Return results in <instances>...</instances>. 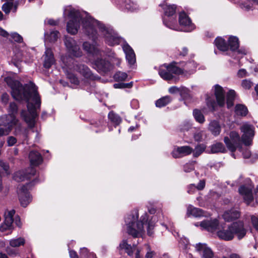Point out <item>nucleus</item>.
I'll return each instance as SVG.
<instances>
[{"label": "nucleus", "mask_w": 258, "mask_h": 258, "mask_svg": "<svg viewBox=\"0 0 258 258\" xmlns=\"http://www.w3.org/2000/svg\"><path fill=\"white\" fill-rule=\"evenodd\" d=\"M5 82L12 89V95L18 100H24L27 102V108L29 113L25 110H22L21 116L27 122L30 127L35 125V119L37 116V108L40 107V99L35 85L30 82L23 86L19 81L11 77H6Z\"/></svg>", "instance_id": "nucleus-1"}, {"label": "nucleus", "mask_w": 258, "mask_h": 258, "mask_svg": "<svg viewBox=\"0 0 258 258\" xmlns=\"http://www.w3.org/2000/svg\"><path fill=\"white\" fill-rule=\"evenodd\" d=\"M64 14H68L69 21L67 23V30L68 33L75 34L77 33L80 27V20H82L83 27L84 32L93 41L97 38V29L103 33L105 37L106 42L110 46L118 44V38L112 35L106 29L105 26L99 22L94 20L91 17L86 16L83 18L80 13L71 7L64 10Z\"/></svg>", "instance_id": "nucleus-2"}, {"label": "nucleus", "mask_w": 258, "mask_h": 258, "mask_svg": "<svg viewBox=\"0 0 258 258\" xmlns=\"http://www.w3.org/2000/svg\"><path fill=\"white\" fill-rule=\"evenodd\" d=\"M195 225L196 226H200L203 229L211 232L217 230L218 237L226 241L232 240L235 235L241 239L246 233L243 222L240 221L234 222L227 227L225 224L219 222L216 219L204 220Z\"/></svg>", "instance_id": "nucleus-3"}, {"label": "nucleus", "mask_w": 258, "mask_h": 258, "mask_svg": "<svg viewBox=\"0 0 258 258\" xmlns=\"http://www.w3.org/2000/svg\"><path fill=\"white\" fill-rule=\"evenodd\" d=\"M138 210L135 209L125 219L127 232L134 237H141L144 233V224L147 221V214L142 216L140 221H138Z\"/></svg>", "instance_id": "nucleus-4"}, {"label": "nucleus", "mask_w": 258, "mask_h": 258, "mask_svg": "<svg viewBox=\"0 0 258 258\" xmlns=\"http://www.w3.org/2000/svg\"><path fill=\"white\" fill-rule=\"evenodd\" d=\"M164 67L167 68L169 73L172 72L176 75H182L187 77L193 74L197 68L196 63L190 60L188 62H180L178 64L177 62H173L169 65L163 64Z\"/></svg>", "instance_id": "nucleus-5"}, {"label": "nucleus", "mask_w": 258, "mask_h": 258, "mask_svg": "<svg viewBox=\"0 0 258 258\" xmlns=\"http://www.w3.org/2000/svg\"><path fill=\"white\" fill-rule=\"evenodd\" d=\"M228 135L229 136L224 138V142L227 149L232 153L237 149L242 152V141L238 132L232 131Z\"/></svg>", "instance_id": "nucleus-6"}, {"label": "nucleus", "mask_w": 258, "mask_h": 258, "mask_svg": "<svg viewBox=\"0 0 258 258\" xmlns=\"http://www.w3.org/2000/svg\"><path fill=\"white\" fill-rule=\"evenodd\" d=\"M241 136V141L243 144L246 146L252 144V140L254 136V126L247 122H244L240 127Z\"/></svg>", "instance_id": "nucleus-7"}, {"label": "nucleus", "mask_w": 258, "mask_h": 258, "mask_svg": "<svg viewBox=\"0 0 258 258\" xmlns=\"http://www.w3.org/2000/svg\"><path fill=\"white\" fill-rule=\"evenodd\" d=\"M15 213L14 210L8 211L5 213V221L0 227V231L2 232L5 231L7 230H11L12 228L13 223H14L19 227H21V223L20 219L19 217L15 218V221L13 219V216Z\"/></svg>", "instance_id": "nucleus-8"}, {"label": "nucleus", "mask_w": 258, "mask_h": 258, "mask_svg": "<svg viewBox=\"0 0 258 258\" xmlns=\"http://www.w3.org/2000/svg\"><path fill=\"white\" fill-rule=\"evenodd\" d=\"M18 113V107L13 102L11 103L8 108V114L5 116L1 117L0 122H6L14 126L18 122V119L16 117Z\"/></svg>", "instance_id": "nucleus-9"}, {"label": "nucleus", "mask_w": 258, "mask_h": 258, "mask_svg": "<svg viewBox=\"0 0 258 258\" xmlns=\"http://www.w3.org/2000/svg\"><path fill=\"white\" fill-rule=\"evenodd\" d=\"M64 43L66 47L68 53L72 56L80 57L82 52L76 41L72 37L66 36Z\"/></svg>", "instance_id": "nucleus-10"}, {"label": "nucleus", "mask_w": 258, "mask_h": 258, "mask_svg": "<svg viewBox=\"0 0 258 258\" xmlns=\"http://www.w3.org/2000/svg\"><path fill=\"white\" fill-rule=\"evenodd\" d=\"M245 182V184L240 186L239 192L243 197L244 202L247 205H249L253 200L252 194L253 187L251 185V182L249 178H247Z\"/></svg>", "instance_id": "nucleus-11"}, {"label": "nucleus", "mask_w": 258, "mask_h": 258, "mask_svg": "<svg viewBox=\"0 0 258 258\" xmlns=\"http://www.w3.org/2000/svg\"><path fill=\"white\" fill-rule=\"evenodd\" d=\"M35 180H34L30 183H27L26 185H20L18 187L17 192L19 200L21 205L24 207H26L31 201V198L28 192V187L30 184H32V183L35 182Z\"/></svg>", "instance_id": "nucleus-12"}, {"label": "nucleus", "mask_w": 258, "mask_h": 258, "mask_svg": "<svg viewBox=\"0 0 258 258\" xmlns=\"http://www.w3.org/2000/svg\"><path fill=\"white\" fill-rule=\"evenodd\" d=\"M36 170L30 167L25 170L16 172L13 175V179L17 182H21L26 179H30L36 174Z\"/></svg>", "instance_id": "nucleus-13"}, {"label": "nucleus", "mask_w": 258, "mask_h": 258, "mask_svg": "<svg viewBox=\"0 0 258 258\" xmlns=\"http://www.w3.org/2000/svg\"><path fill=\"white\" fill-rule=\"evenodd\" d=\"M179 23L181 26L180 31L190 32L195 29L194 25L184 12H181L179 15Z\"/></svg>", "instance_id": "nucleus-14"}, {"label": "nucleus", "mask_w": 258, "mask_h": 258, "mask_svg": "<svg viewBox=\"0 0 258 258\" xmlns=\"http://www.w3.org/2000/svg\"><path fill=\"white\" fill-rule=\"evenodd\" d=\"M196 249L202 256V258H213L214 253L211 249L205 243H199L195 245Z\"/></svg>", "instance_id": "nucleus-15"}, {"label": "nucleus", "mask_w": 258, "mask_h": 258, "mask_svg": "<svg viewBox=\"0 0 258 258\" xmlns=\"http://www.w3.org/2000/svg\"><path fill=\"white\" fill-rule=\"evenodd\" d=\"M5 3L2 6V10L6 14H9L14 7V12L17 10V7L20 4L24 3L25 0H2Z\"/></svg>", "instance_id": "nucleus-16"}, {"label": "nucleus", "mask_w": 258, "mask_h": 258, "mask_svg": "<svg viewBox=\"0 0 258 258\" xmlns=\"http://www.w3.org/2000/svg\"><path fill=\"white\" fill-rule=\"evenodd\" d=\"M193 149L189 146H183L175 148L172 151V156L174 158H178L190 154Z\"/></svg>", "instance_id": "nucleus-17"}, {"label": "nucleus", "mask_w": 258, "mask_h": 258, "mask_svg": "<svg viewBox=\"0 0 258 258\" xmlns=\"http://www.w3.org/2000/svg\"><path fill=\"white\" fill-rule=\"evenodd\" d=\"M213 88L218 105L223 106L225 103V92L223 88L218 84L215 85Z\"/></svg>", "instance_id": "nucleus-18"}, {"label": "nucleus", "mask_w": 258, "mask_h": 258, "mask_svg": "<svg viewBox=\"0 0 258 258\" xmlns=\"http://www.w3.org/2000/svg\"><path fill=\"white\" fill-rule=\"evenodd\" d=\"M95 65L98 71L106 72L110 71L112 69V66L111 63L101 58H97L94 61Z\"/></svg>", "instance_id": "nucleus-19"}, {"label": "nucleus", "mask_w": 258, "mask_h": 258, "mask_svg": "<svg viewBox=\"0 0 258 258\" xmlns=\"http://www.w3.org/2000/svg\"><path fill=\"white\" fill-rule=\"evenodd\" d=\"M44 56L43 66L45 68L49 69L55 62L53 52L50 48H46Z\"/></svg>", "instance_id": "nucleus-20"}, {"label": "nucleus", "mask_w": 258, "mask_h": 258, "mask_svg": "<svg viewBox=\"0 0 258 258\" xmlns=\"http://www.w3.org/2000/svg\"><path fill=\"white\" fill-rule=\"evenodd\" d=\"M122 49L125 54L126 59L130 64H133L136 62V56L133 49L127 44L122 46Z\"/></svg>", "instance_id": "nucleus-21"}, {"label": "nucleus", "mask_w": 258, "mask_h": 258, "mask_svg": "<svg viewBox=\"0 0 258 258\" xmlns=\"http://www.w3.org/2000/svg\"><path fill=\"white\" fill-rule=\"evenodd\" d=\"M187 215L192 216L195 217H201L207 216V213L203 210L194 207L192 205H189L187 208Z\"/></svg>", "instance_id": "nucleus-22"}, {"label": "nucleus", "mask_w": 258, "mask_h": 258, "mask_svg": "<svg viewBox=\"0 0 258 258\" xmlns=\"http://www.w3.org/2000/svg\"><path fill=\"white\" fill-rule=\"evenodd\" d=\"M75 69L82 74L85 78L89 79H94V77L90 69L85 64L77 65Z\"/></svg>", "instance_id": "nucleus-23"}, {"label": "nucleus", "mask_w": 258, "mask_h": 258, "mask_svg": "<svg viewBox=\"0 0 258 258\" xmlns=\"http://www.w3.org/2000/svg\"><path fill=\"white\" fill-rule=\"evenodd\" d=\"M29 158L31 165L33 166H38L42 162V157L41 154L36 151H31L30 152Z\"/></svg>", "instance_id": "nucleus-24"}, {"label": "nucleus", "mask_w": 258, "mask_h": 258, "mask_svg": "<svg viewBox=\"0 0 258 258\" xmlns=\"http://www.w3.org/2000/svg\"><path fill=\"white\" fill-rule=\"evenodd\" d=\"M136 244L131 245L127 243L126 240H123L119 244L120 249H124L125 252L130 256H133L134 251L136 249Z\"/></svg>", "instance_id": "nucleus-25"}, {"label": "nucleus", "mask_w": 258, "mask_h": 258, "mask_svg": "<svg viewBox=\"0 0 258 258\" xmlns=\"http://www.w3.org/2000/svg\"><path fill=\"white\" fill-rule=\"evenodd\" d=\"M206 185L205 180L203 179L200 180L197 186L195 184H190L187 186V192L189 194H194L195 193L196 190H203Z\"/></svg>", "instance_id": "nucleus-26"}, {"label": "nucleus", "mask_w": 258, "mask_h": 258, "mask_svg": "<svg viewBox=\"0 0 258 258\" xmlns=\"http://www.w3.org/2000/svg\"><path fill=\"white\" fill-rule=\"evenodd\" d=\"M239 212L235 209H231L230 211H226L223 215L224 219L226 221H232L239 218Z\"/></svg>", "instance_id": "nucleus-27"}, {"label": "nucleus", "mask_w": 258, "mask_h": 258, "mask_svg": "<svg viewBox=\"0 0 258 258\" xmlns=\"http://www.w3.org/2000/svg\"><path fill=\"white\" fill-rule=\"evenodd\" d=\"M209 130L213 135L216 136L221 132V126L217 121L213 120L209 123Z\"/></svg>", "instance_id": "nucleus-28"}, {"label": "nucleus", "mask_w": 258, "mask_h": 258, "mask_svg": "<svg viewBox=\"0 0 258 258\" xmlns=\"http://www.w3.org/2000/svg\"><path fill=\"white\" fill-rule=\"evenodd\" d=\"M215 44L217 48L221 51H226L228 49V45L225 40L222 37H217L215 40Z\"/></svg>", "instance_id": "nucleus-29"}, {"label": "nucleus", "mask_w": 258, "mask_h": 258, "mask_svg": "<svg viewBox=\"0 0 258 258\" xmlns=\"http://www.w3.org/2000/svg\"><path fill=\"white\" fill-rule=\"evenodd\" d=\"M83 46L85 51L93 55H98L99 53V50L94 44H91L88 42H85Z\"/></svg>", "instance_id": "nucleus-30"}, {"label": "nucleus", "mask_w": 258, "mask_h": 258, "mask_svg": "<svg viewBox=\"0 0 258 258\" xmlns=\"http://www.w3.org/2000/svg\"><path fill=\"white\" fill-rule=\"evenodd\" d=\"M162 9L164 10L165 16L167 17H172L175 13L176 7L174 5H162Z\"/></svg>", "instance_id": "nucleus-31"}, {"label": "nucleus", "mask_w": 258, "mask_h": 258, "mask_svg": "<svg viewBox=\"0 0 258 258\" xmlns=\"http://www.w3.org/2000/svg\"><path fill=\"white\" fill-rule=\"evenodd\" d=\"M58 31H51L49 33H45L44 35L45 40L49 42H54L58 37Z\"/></svg>", "instance_id": "nucleus-32"}, {"label": "nucleus", "mask_w": 258, "mask_h": 258, "mask_svg": "<svg viewBox=\"0 0 258 258\" xmlns=\"http://www.w3.org/2000/svg\"><path fill=\"white\" fill-rule=\"evenodd\" d=\"M253 4L258 5V0H242L240 7L244 10L248 11L252 8Z\"/></svg>", "instance_id": "nucleus-33"}, {"label": "nucleus", "mask_w": 258, "mask_h": 258, "mask_svg": "<svg viewBox=\"0 0 258 258\" xmlns=\"http://www.w3.org/2000/svg\"><path fill=\"white\" fill-rule=\"evenodd\" d=\"M228 47H230L231 50L235 51L239 47V41L237 37L230 36L228 39Z\"/></svg>", "instance_id": "nucleus-34"}, {"label": "nucleus", "mask_w": 258, "mask_h": 258, "mask_svg": "<svg viewBox=\"0 0 258 258\" xmlns=\"http://www.w3.org/2000/svg\"><path fill=\"white\" fill-rule=\"evenodd\" d=\"M211 151L212 153H224L226 151V149L222 143L217 142L211 145Z\"/></svg>", "instance_id": "nucleus-35"}, {"label": "nucleus", "mask_w": 258, "mask_h": 258, "mask_svg": "<svg viewBox=\"0 0 258 258\" xmlns=\"http://www.w3.org/2000/svg\"><path fill=\"white\" fill-rule=\"evenodd\" d=\"M235 112L237 115L244 116L247 114L248 110L245 105L238 104L235 106Z\"/></svg>", "instance_id": "nucleus-36"}, {"label": "nucleus", "mask_w": 258, "mask_h": 258, "mask_svg": "<svg viewBox=\"0 0 258 258\" xmlns=\"http://www.w3.org/2000/svg\"><path fill=\"white\" fill-rule=\"evenodd\" d=\"M227 106L230 108L233 105V101L236 97V92L233 90H230L227 93Z\"/></svg>", "instance_id": "nucleus-37"}, {"label": "nucleus", "mask_w": 258, "mask_h": 258, "mask_svg": "<svg viewBox=\"0 0 258 258\" xmlns=\"http://www.w3.org/2000/svg\"><path fill=\"white\" fill-rule=\"evenodd\" d=\"M194 117L198 122L202 124L205 121V118L201 110L195 109L193 110Z\"/></svg>", "instance_id": "nucleus-38"}, {"label": "nucleus", "mask_w": 258, "mask_h": 258, "mask_svg": "<svg viewBox=\"0 0 258 258\" xmlns=\"http://www.w3.org/2000/svg\"><path fill=\"white\" fill-rule=\"evenodd\" d=\"M15 127V131H14V134L17 136H22L23 138H26V130H24L21 125V124L19 123V120H18V122L16 125H15L13 126V127Z\"/></svg>", "instance_id": "nucleus-39"}, {"label": "nucleus", "mask_w": 258, "mask_h": 258, "mask_svg": "<svg viewBox=\"0 0 258 258\" xmlns=\"http://www.w3.org/2000/svg\"><path fill=\"white\" fill-rule=\"evenodd\" d=\"M108 116L110 120L116 125H118L121 121V117L113 111L110 112Z\"/></svg>", "instance_id": "nucleus-40"}, {"label": "nucleus", "mask_w": 258, "mask_h": 258, "mask_svg": "<svg viewBox=\"0 0 258 258\" xmlns=\"http://www.w3.org/2000/svg\"><path fill=\"white\" fill-rule=\"evenodd\" d=\"M25 240L23 238L19 237L16 239H13L10 240V244L12 247H16L25 244Z\"/></svg>", "instance_id": "nucleus-41"}, {"label": "nucleus", "mask_w": 258, "mask_h": 258, "mask_svg": "<svg viewBox=\"0 0 258 258\" xmlns=\"http://www.w3.org/2000/svg\"><path fill=\"white\" fill-rule=\"evenodd\" d=\"M206 148V146L204 144H200L197 146L192 152L193 153L194 157H199L205 150Z\"/></svg>", "instance_id": "nucleus-42"}, {"label": "nucleus", "mask_w": 258, "mask_h": 258, "mask_svg": "<svg viewBox=\"0 0 258 258\" xmlns=\"http://www.w3.org/2000/svg\"><path fill=\"white\" fill-rule=\"evenodd\" d=\"M80 255L83 258H96L93 253L89 252L88 249L84 247L81 249Z\"/></svg>", "instance_id": "nucleus-43"}, {"label": "nucleus", "mask_w": 258, "mask_h": 258, "mask_svg": "<svg viewBox=\"0 0 258 258\" xmlns=\"http://www.w3.org/2000/svg\"><path fill=\"white\" fill-rule=\"evenodd\" d=\"M181 130L183 132L189 131L191 130V132H194L196 130L195 127H192V124L190 123L189 121L184 122L181 125Z\"/></svg>", "instance_id": "nucleus-44"}, {"label": "nucleus", "mask_w": 258, "mask_h": 258, "mask_svg": "<svg viewBox=\"0 0 258 258\" xmlns=\"http://www.w3.org/2000/svg\"><path fill=\"white\" fill-rule=\"evenodd\" d=\"M207 105L209 109L211 111H214L216 110L217 104L214 99L211 98H207L206 99Z\"/></svg>", "instance_id": "nucleus-45"}, {"label": "nucleus", "mask_w": 258, "mask_h": 258, "mask_svg": "<svg viewBox=\"0 0 258 258\" xmlns=\"http://www.w3.org/2000/svg\"><path fill=\"white\" fill-rule=\"evenodd\" d=\"M127 77V74L121 72H117L114 76V79L117 81H125Z\"/></svg>", "instance_id": "nucleus-46"}, {"label": "nucleus", "mask_w": 258, "mask_h": 258, "mask_svg": "<svg viewBox=\"0 0 258 258\" xmlns=\"http://www.w3.org/2000/svg\"><path fill=\"white\" fill-rule=\"evenodd\" d=\"M192 132L194 133V138L196 141L201 142L202 141L203 136V131L196 128V130Z\"/></svg>", "instance_id": "nucleus-47"}, {"label": "nucleus", "mask_w": 258, "mask_h": 258, "mask_svg": "<svg viewBox=\"0 0 258 258\" xmlns=\"http://www.w3.org/2000/svg\"><path fill=\"white\" fill-rule=\"evenodd\" d=\"M124 8L131 11H133L136 9V5L131 0H125L123 3Z\"/></svg>", "instance_id": "nucleus-48"}, {"label": "nucleus", "mask_w": 258, "mask_h": 258, "mask_svg": "<svg viewBox=\"0 0 258 258\" xmlns=\"http://www.w3.org/2000/svg\"><path fill=\"white\" fill-rule=\"evenodd\" d=\"M133 82L128 83H120L114 84L115 88H131L133 86Z\"/></svg>", "instance_id": "nucleus-49"}, {"label": "nucleus", "mask_w": 258, "mask_h": 258, "mask_svg": "<svg viewBox=\"0 0 258 258\" xmlns=\"http://www.w3.org/2000/svg\"><path fill=\"white\" fill-rule=\"evenodd\" d=\"M253 86V83L249 80L245 79L241 82V86L246 90L250 89Z\"/></svg>", "instance_id": "nucleus-50"}, {"label": "nucleus", "mask_w": 258, "mask_h": 258, "mask_svg": "<svg viewBox=\"0 0 258 258\" xmlns=\"http://www.w3.org/2000/svg\"><path fill=\"white\" fill-rule=\"evenodd\" d=\"M167 69V72L163 73L162 72V79L166 80L171 81L173 79L176 80V78H174L173 75H175L174 74H173L172 72L169 73V71Z\"/></svg>", "instance_id": "nucleus-51"}, {"label": "nucleus", "mask_w": 258, "mask_h": 258, "mask_svg": "<svg viewBox=\"0 0 258 258\" xmlns=\"http://www.w3.org/2000/svg\"><path fill=\"white\" fill-rule=\"evenodd\" d=\"M195 162L187 163L183 166V170L185 172H190L195 169Z\"/></svg>", "instance_id": "nucleus-52"}, {"label": "nucleus", "mask_w": 258, "mask_h": 258, "mask_svg": "<svg viewBox=\"0 0 258 258\" xmlns=\"http://www.w3.org/2000/svg\"><path fill=\"white\" fill-rule=\"evenodd\" d=\"M107 55L110 57H112L113 60H112L114 64H116L117 66L119 65L120 63V59L115 57V54L114 52H112L111 51H110L107 53Z\"/></svg>", "instance_id": "nucleus-53"}, {"label": "nucleus", "mask_w": 258, "mask_h": 258, "mask_svg": "<svg viewBox=\"0 0 258 258\" xmlns=\"http://www.w3.org/2000/svg\"><path fill=\"white\" fill-rule=\"evenodd\" d=\"M238 78H244L249 76L248 73L244 69H241L238 70L237 73Z\"/></svg>", "instance_id": "nucleus-54"}, {"label": "nucleus", "mask_w": 258, "mask_h": 258, "mask_svg": "<svg viewBox=\"0 0 258 258\" xmlns=\"http://www.w3.org/2000/svg\"><path fill=\"white\" fill-rule=\"evenodd\" d=\"M175 22V20L172 18H171V22L168 24L165 21H164V23L165 26L167 27H169L171 29L178 30L176 28V26L174 25V22Z\"/></svg>", "instance_id": "nucleus-55"}, {"label": "nucleus", "mask_w": 258, "mask_h": 258, "mask_svg": "<svg viewBox=\"0 0 258 258\" xmlns=\"http://www.w3.org/2000/svg\"><path fill=\"white\" fill-rule=\"evenodd\" d=\"M12 39L16 42H21L23 41L22 37L17 33H12L11 34Z\"/></svg>", "instance_id": "nucleus-56"}, {"label": "nucleus", "mask_w": 258, "mask_h": 258, "mask_svg": "<svg viewBox=\"0 0 258 258\" xmlns=\"http://www.w3.org/2000/svg\"><path fill=\"white\" fill-rule=\"evenodd\" d=\"M251 221L253 226L258 231V217L251 216Z\"/></svg>", "instance_id": "nucleus-57"}, {"label": "nucleus", "mask_w": 258, "mask_h": 258, "mask_svg": "<svg viewBox=\"0 0 258 258\" xmlns=\"http://www.w3.org/2000/svg\"><path fill=\"white\" fill-rule=\"evenodd\" d=\"M17 142L16 138L13 136H10L7 139V144L9 147L14 145Z\"/></svg>", "instance_id": "nucleus-58"}, {"label": "nucleus", "mask_w": 258, "mask_h": 258, "mask_svg": "<svg viewBox=\"0 0 258 258\" xmlns=\"http://www.w3.org/2000/svg\"><path fill=\"white\" fill-rule=\"evenodd\" d=\"M0 167L1 168H2L3 169V170L7 173V174H10V172H9V165L2 161H0Z\"/></svg>", "instance_id": "nucleus-59"}, {"label": "nucleus", "mask_w": 258, "mask_h": 258, "mask_svg": "<svg viewBox=\"0 0 258 258\" xmlns=\"http://www.w3.org/2000/svg\"><path fill=\"white\" fill-rule=\"evenodd\" d=\"M68 77L72 83L74 84H78L79 83V80L78 78L76 77L74 75L70 74L69 75Z\"/></svg>", "instance_id": "nucleus-60"}, {"label": "nucleus", "mask_w": 258, "mask_h": 258, "mask_svg": "<svg viewBox=\"0 0 258 258\" xmlns=\"http://www.w3.org/2000/svg\"><path fill=\"white\" fill-rule=\"evenodd\" d=\"M168 91L170 93L174 94L180 92V89L176 86H172L169 88Z\"/></svg>", "instance_id": "nucleus-61"}, {"label": "nucleus", "mask_w": 258, "mask_h": 258, "mask_svg": "<svg viewBox=\"0 0 258 258\" xmlns=\"http://www.w3.org/2000/svg\"><path fill=\"white\" fill-rule=\"evenodd\" d=\"M2 102L6 104L9 101V95L7 93H4L2 95L1 97Z\"/></svg>", "instance_id": "nucleus-62"}, {"label": "nucleus", "mask_w": 258, "mask_h": 258, "mask_svg": "<svg viewBox=\"0 0 258 258\" xmlns=\"http://www.w3.org/2000/svg\"><path fill=\"white\" fill-rule=\"evenodd\" d=\"M170 101V97L168 96L162 97V106L167 105Z\"/></svg>", "instance_id": "nucleus-63"}, {"label": "nucleus", "mask_w": 258, "mask_h": 258, "mask_svg": "<svg viewBox=\"0 0 258 258\" xmlns=\"http://www.w3.org/2000/svg\"><path fill=\"white\" fill-rule=\"evenodd\" d=\"M180 243L183 246V248L186 249L187 248L188 241L186 238H184L181 240Z\"/></svg>", "instance_id": "nucleus-64"}]
</instances>
